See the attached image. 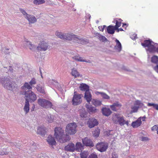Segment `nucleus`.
Masks as SVG:
<instances>
[{"instance_id":"774afa93","label":"nucleus","mask_w":158,"mask_h":158,"mask_svg":"<svg viewBox=\"0 0 158 158\" xmlns=\"http://www.w3.org/2000/svg\"><path fill=\"white\" fill-rule=\"evenodd\" d=\"M118 21H120L121 22V21H122V20L121 19H118Z\"/></svg>"},{"instance_id":"412c9836","label":"nucleus","mask_w":158,"mask_h":158,"mask_svg":"<svg viewBox=\"0 0 158 158\" xmlns=\"http://www.w3.org/2000/svg\"><path fill=\"white\" fill-rule=\"evenodd\" d=\"M96 36L102 42H105L108 41L107 39L104 36L101 35L98 32L95 34Z\"/></svg>"},{"instance_id":"e2e57ef3","label":"nucleus","mask_w":158,"mask_h":158,"mask_svg":"<svg viewBox=\"0 0 158 158\" xmlns=\"http://www.w3.org/2000/svg\"><path fill=\"white\" fill-rule=\"evenodd\" d=\"M98 28L101 31V30H102V26H99Z\"/></svg>"},{"instance_id":"cd10ccee","label":"nucleus","mask_w":158,"mask_h":158,"mask_svg":"<svg viewBox=\"0 0 158 158\" xmlns=\"http://www.w3.org/2000/svg\"><path fill=\"white\" fill-rule=\"evenodd\" d=\"M116 29H115L114 26L110 25L107 27V31L108 33L113 34L114 33L115 30Z\"/></svg>"},{"instance_id":"7c9ffc66","label":"nucleus","mask_w":158,"mask_h":158,"mask_svg":"<svg viewBox=\"0 0 158 158\" xmlns=\"http://www.w3.org/2000/svg\"><path fill=\"white\" fill-rule=\"evenodd\" d=\"M151 62L156 65L158 64V56H157L154 55L151 58Z\"/></svg>"},{"instance_id":"0e129e2a","label":"nucleus","mask_w":158,"mask_h":158,"mask_svg":"<svg viewBox=\"0 0 158 158\" xmlns=\"http://www.w3.org/2000/svg\"><path fill=\"white\" fill-rule=\"evenodd\" d=\"M40 75H41V77H42V72L40 70Z\"/></svg>"},{"instance_id":"f8f14e48","label":"nucleus","mask_w":158,"mask_h":158,"mask_svg":"<svg viewBox=\"0 0 158 158\" xmlns=\"http://www.w3.org/2000/svg\"><path fill=\"white\" fill-rule=\"evenodd\" d=\"M74 42L82 45H85L89 43V40L85 38H81V36L77 35L74 41Z\"/></svg>"},{"instance_id":"a19ab883","label":"nucleus","mask_w":158,"mask_h":158,"mask_svg":"<svg viewBox=\"0 0 158 158\" xmlns=\"http://www.w3.org/2000/svg\"><path fill=\"white\" fill-rule=\"evenodd\" d=\"M19 11L21 12V13L23 14V15L24 16V17L26 19L27 17V16L28 15H29L26 12V11L23 9L22 8L19 9Z\"/></svg>"},{"instance_id":"dca6fc26","label":"nucleus","mask_w":158,"mask_h":158,"mask_svg":"<svg viewBox=\"0 0 158 158\" xmlns=\"http://www.w3.org/2000/svg\"><path fill=\"white\" fill-rule=\"evenodd\" d=\"M82 142L84 145L89 147H93L94 144L92 140L87 138H85L82 139Z\"/></svg>"},{"instance_id":"6e6552de","label":"nucleus","mask_w":158,"mask_h":158,"mask_svg":"<svg viewBox=\"0 0 158 158\" xmlns=\"http://www.w3.org/2000/svg\"><path fill=\"white\" fill-rule=\"evenodd\" d=\"M38 104L41 107L45 108H51L52 106V103L45 99L39 98L37 100Z\"/></svg>"},{"instance_id":"4468645a","label":"nucleus","mask_w":158,"mask_h":158,"mask_svg":"<svg viewBox=\"0 0 158 158\" xmlns=\"http://www.w3.org/2000/svg\"><path fill=\"white\" fill-rule=\"evenodd\" d=\"M65 151L70 152H73L75 151V146L73 143H69L67 145L65 146L64 148Z\"/></svg>"},{"instance_id":"4be33fe9","label":"nucleus","mask_w":158,"mask_h":158,"mask_svg":"<svg viewBox=\"0 0 158 158\" xmlns=\"http://www.w3.org/2000/svg\"><path fill=\"white\" fill-rule=\"evenodd\" d=\"M47 140L48 144L50 145H55L56 144V142L54 137L51 135L48 136Z\"/></svg>"},{"instance_id":"9b49d317","label":"nucleus","mask_w":158,"mask_h":158,"mask_svg":"<svg viewBox=\"0 0 158 158\" xmlns=\"http://www.w3.org/2000/svg\"><path fill=\"white\" fill-rule=\"evenodd\" d=\"M108 146L106 143L101 142L98 143L96 146V148L101 152L105 151Z\"/></svg>"},{"instance_id":"c03bdc74","label":"nucleus","mask_w":158,"mask_h":158,"mask_svg":"<svg viewBox=\"0 0 158 158\" xmlns=\"http://www.w3.org/2000/svg\"><path fill=\"white\" fill-rule=\"evenodd\" d=\"M134 105L137 106H139H139H143V104L140 101L137 100L135 102Z\"/></svg>"},{"instance_id":"69168bd1","label":"nucleus","mask_w":158,"mask_h":158,"mask_svg":"<svg viewBox=\"0 0 158 158\" xmlns=\"http://www.w3.org/2000/svg\"><path fill=\"white\" fill-rule=\"evenodd\" d=\"M104 28H103V27H102V30H101V31H103Z\"/></svg>"},{"instance_id":"ea45409f","label":"nucleus","mask_w":158,"mask_h":158,"mask_svg":"<svg viewBox=\"0 0 158 158\" xmlns=\"http://www.w3.org/2000/svg\"><path fill=\"white\" fill-rule=\"evenodd\" d=\"M27 46L31 50H33L34 48V46L32 44H31L30 42L29 41H27L26 42Z\"/></svg>"},{"instance_id":"4c0bfd02","label":"nucleus","mask_w":158,"mask_h":158,"mask_svg":"<svg viewBox=\"0 0 158 158\" xmlns=\"http://www.w3.org/2000/svg\"><path fill=\"white\" fill-rule=\"evenodd\" d=\"M45 2L44 0H34L33 3L35 5L43 4Z\"/></svg>"},{"instance_id":"39448f33","label":"nucleus","mask_w":158,"mask_h":158,"mask_svg":"<svg viewBox=\"0 0 158 158\" xmlns=\"http://www.w3.org/2000/svg\"><path fill=\"white\" fill-rule=\"evenodd\" d=\"M55 35L61 39L69 40H73L74 42L77 35L71 33H63L58 31H56L55 33Z\"/></svg>"},{"instance_id":"b1692460","label":"nucleus","mask_w":158,"mask_h":158,"mask_svg":"<svg viewBox=\"0 0 158 158\" xmlns=\"http://www.w3.org/2000/svg\"><path fill=\"white\" fill-rule=\"evenodd\" d=\"M103 114L105 116H108L111 114L112 112L109 108H103L102 109Z\"/></svg>"},{"instance_id":"0eeeda50","label":"nucleus","mask_w":158,"mask_h":158,"mask_svg":"<svg viewBox=\"0 0 158 158\" xmlns=\"http://www.w3.org/2000/svg\"><path fill=\"white\" fill-rule=\"evenodd\" d=\"M154 44V43L150 40H145L144 41V43H141L142 45L144 47H147L146 49L150 52H153L155 50L156 48Z\"/></svg>"},{"instance_id":"c85d7f7f","label":"nucleus","mask_w":158,"mask_h":158,"mask_svg":"<svg viewBox=\"0 0 158 158\" xmlns=\"http://www.w3.org/2000/svg\"><path fill=\"white\" fill-rule=\"evenodd\" d=\"M80 114L81 117L83 118L84 120H86L88 118L87 112L85 110H81Z\"/></svg>"},{"instance_id":"8fccbe9b","label":"nucleus","mask_w":158,"mask_h":158,"mask_svg":"<svg viewBox=\"0 0 158 158\" xmlns=\"http://www.w3.org/2000/svg\"><path fill=\"white\" fill-rule=\"evenodd\" d=\"M99 134V132L98 130H96L94 133H93V135L94 137H98Z\"/></svg>"},{"instance_id":"aec40b11","label":"nucleus","mask_w":158,"mask_h":158,"mask_svg":"<svg viewBox=\"0 0 158 158\" xmlns=\"http://www.w3.org/2000/svg\"><path fill=\"white\" fill-rule=\"evenodd\" d=\"M37 132L38 134L44 135L46 133V128L43 126H39L37 129Z\"/></svg>"},{"instance_id":"f03ea898","label":"nucleus","mask_w":158,"mask_h":158,"mask_svg":"<svg viewBox=\"0 0 158 158\" xmlns=\"http://www.w3.org/2000/svg\"><path fill=\"white\" fill-rule=\"evenodd\" d=\"M20 94L24 95V98L26 102L32 103L36 99V95L31 90H27L25 92H21Z\"/></svg>"},{"instance_id":"f3484780","label":"nucleus","mask_w":158,"mask_h":158,"mask_svg":"<svg viewBox=\"0 0 158 158\" xmlns=\"http://www.w3.org/2000/svg\"><path fill=\"white\" fill-rule=\"evenodd\" d=\"M48 44L46 43H43L38 46L37 48L38 50L44 51L48 49Z\"/></svg>"},{"instance_id":"052dcab7","label":"nucleus","mask_w":158,"mask_h":158,"mask_svg":"<svg viewBox=\"0 0 158 158\" xmlns=\"http://www.w3.org/2000/svg\"><path fill=\"white\" fill-rule=\"evenodd\" d=\"M116 30H117V32H118L119 31H123V30L122 28H120L119 29H118V28Z\"/></svg>"},{"instance_id":"49530a36","label":"nucleus","mask_w":158,"mask_h":158,"mask_svg":"<svg viewBox=\"0 0 158 158\" xmlns=\"http://www.w3.org/2000/svg\"><path fill=\"white\" fill-rule=\"evenodd\" d=\"M36 83V81H35V78H33L30 81L29 84L32 87L33 85H35Z\"/></svg>"},{"instance_id":"bb28decb","label":"nucleus","mask_w":158,"mask_h":158,"mask_svg":"<svg viewBox=\"0 0 158 158\" xmlns=\"http://www.w3.org/2000/svg\"><path fill=\"white\" fill-rule=\"evenodd\" d=\"M83 149V146L81 143L77 142L75 146V150L77 152H80L82 151Z\"/></svg>"},{"instance_id":"4d7b16f0","label":"nucleus","mask_w":158,"mask_h":158,"mask_svg":"<svg viewBox=\"0 0 158 158\" xmlns=\"http://www.w3.org/2000/svg\"><path fill=\"white\" fill-rule=\"evenodd\" d=\"M148 140V138L147 137H144L141 138V140L143 141H146Z\"/></svg>"},{"instance_id":"f257e3e1","label":"nucleus","mask_w":158,"mask_h":158,"mask_svg":"<svg viewBox=\"0 0 158 158\" xmlns=\"http://www.w3.org/2000/svg\"><path fill=\"white\" fill-rule=\"evenodd\" d=\"M54 135L57 140L61 143L69 141L70 139L68 135L64 134V131L60 127H56L55 129Z\"/></svg>"},{"instance_id":"6e6d98bb","label":"nucleus","mask_w":158,"mask_h":158,"mask_svg":"<svg viewBox=\"0 0 158 158\" xmlns=\"http://www.w3.org/2000/svg\"><path fill=\"white\" fill-rule=\"evenodd\" d=\"M137 35L136 34H134L133 35L131 36V37L132 40H135L137 38Z\"/></svg>"},{"instance_id":"a878e982","label":"nucleus","mask_w":158,"mask_h":158,"mask_svg":"<svg viewBox=\"0 0 158 158\" xmlns=\"http://www.w3.org/2000/svg\"><path fill=\"white\" fill-rule=\"evenodd\" d=\"M86 107L87 109V110L90 114H93L96 113L97 110L95 107L92 106H89L86 105Z\"/></svg>"},{"instance_id":"2f4dec72","label":"nucleus","mask_w":158,"mask_h":158,"mask_svg":"<svg viewBox=\"0 0 158 158\" xmlns=\"http://www.w3.org/2000/svg\"><path fill=\"white\" fill-rule=\"evenodd\" d=\"M115 42L116 43V45L115 46V48L116 49L118 52H120L122 50L121 44L117 39H116Z\"/></svg>"},{"instance_id":"13d9d810","label":"nucleus","mask_w":158,"mask_h":158,"mask_svg":"<svg viewBox=\"0 0 158 158\" xmlns=\"http://www.w3.org/2000/svg\"><path fill=\"white\" fill-rule=\"evenodd\" d=\"M13 69L11 66H10L9 67L8 69V71L10 72L11 73H13Z\"/></svg>"},{"instance_id":"37998d69","label":"nucleus","mask_w":158,"mask_h":158,"mask_svg":"<svg viewBox=\"0 0 158 158\" xmlns=\"http://www.w3.org/2000/svg\"><path fill=\"white\" fill-rule=\"evenodd\" d=\"M132 110L131 112L133 113H135L136 112L139 108V106L134 105L133 106H132L131 107Z\"/></svg>"},{"instance_id":"5fc2aeb1","label":"nucleus","mask_w":158,"mask_h":158,"mask_svg":"<svg viewBox=\"0 0 158 158\" xmlns=\"http://www.w3.org/2000/svg\"><path fill=\"white\" fill-rule=\"evenodd\" d=\"M8 153V152H5L3 151L2 150L0 151V155H3L4 154H7Z\"/></svg>"},{"instance_id":"a211bd4d","label":"nucleus","mask_w":158,"mask_h":158,"mask_svg":"<svg viewBox=\"0 0 158 158\" xmlns=\"http://www.w3.org/2000/svg\"><path fill=\"white\" fill-rule=\"evenodd\" d=\"M29 22V23H34L37 21V19L33 15H29L26 18Z\"/></svg>"},{"instance_id":"a18cd8bd","label":"nucleus","mask_w":158,"mask_h":158,"mask_svg":"<svg viewBox=\"0 0 158 158\" xmlns=\"http://www.w3.org/2000/svg\"><path fill=\"white\" fill-rule=\"evenodd\" d=\"M88 155V153L87 152H84L81 153V158H86Z\"/></svg>"},{"instance_id":"09e8293b","label":"nucleus","mask_w":158,"mask_h":158,"mask_svg":"<svg viewBox=\"0 0 158 158\" xmlns=\"http://www.w3.org/2000/svg\"><path fill=\"white\" fill-rule=\"evenodd\" d=\"M152 67L153 69L157 73H158V64L154 65L153 64L152 65Z\"/></svg>"},{"instance_id":"f704fd0d","label":"nucleus","mask_w":158,"mask_h":158,"mask_svg":"<svg viewBox=\"0 0 158 158\" xmlns=\"http://www.w3.org/2000/svg\"><path fill=\"white\" fill-rule=\"evenodd\" d=\"M54 116L49 114L48 115L46 118V119L49 123H52L54 119Z\"/></svg>"},{"instance_id":"79ce46f5","label":"nucleus","mask_w":158,"mask_h":158,"mask_svg":"<svg viewBox=\"0 0 158 158\" xmlns=\"http://www.w3.org/2000/svg\"><path fill=\"white\" fill-rule=\"evenodd\" d=\"M115 21H116V25L114 26L115 28V29H117L118 28V27L121 26V23L120 21H118L117 20H116Z\"/></svg>"},{"instance_id":"1a4fd4ad","label":"nucleus","mask_w":158,"mask_h":158,"mask_svg":"<svg viewBox=\"0 0 158 158\" xmlns=\"http://www.w3.org/2000/svg\"><path fill=\"white\" fill-rule=\"evenodd\" d=\"M76 127L77 125L75 123L69 124L66 127L65 131L66 134L70 135L75 134L76 132Z\"/></svg>"},{"instance_id":"20e7f679","label":"nucleus","mask_w":158,"mask_h":158,"mask_svg":"<svg viewBox=\"0 0 158 158\" xmlns=\"http://www.w3.org/2000/svg\"><path fill=\"white\" fill-rule=\"evenodd\" d=\"M112 120L114 123L118 124L120 126H123L125 124L127 126L129 125L128 121L125 120L124 117L119 114H115L113 117Z\"/></svg>"},{"instance_id":"72a5a7b5","label":"nucleus","mask_w":158,"mask_h":158,"mask_svg":"<svg viewBox=\"0 0 158 158\" xmlns=\"http://www.w3.org/2000/svg\"><path fill=\"white\" fill-rule=\"evenodd\" d=\"M29 102H27L25 101V104L23 108V110L25 112L26 114H27L29 111Z\"/></svg>"},{"instance_id":"473e14b6","label":"nucleus","mask_w":158,"mask_h":158,"mask_svg":"<svg viewBox=\"0 0 158 158\" xmlns=\"http://www.w3.org/2000/svg\"><path fill=\"white\" fill-rule=\"evenodd\" d=\"M96 94L97 95L100 94L102 98L104 99H109L110 98V97L108 95L103 92L97 91L96 92Z\"/></svg>"},{"instance_id":"2eb2a0df","label":"nucleus","mask_w":158,"mask_h":158,"mask_svg":"<svg viewBox=\"0 0 158 158\" xmlns=\"http://www.w3.org/2000/svg\"><path fill=\"white\" fill-rule=\"evenodd\" d=\"M122 105L118 102H116L110 106V107L114 111H117L121 107Z\"/></svg>"},{"instance_id":"6ab92c4d","label":"nucleus","mask_w":158,"mask_h":158,"mask_svg":"<svg viewBox=\"0 0 158 158\" xmlns=\"http://www.w3.org/2000/svg\"><path fill=\"white\" fill-rule=\"evenodd\" d=\"M21 89L23 91L22 92H25L27 90H30L32 89V87L27 82H25L24 85L21 86Z\"/></svg>"},{"instance_id":"864d4df0","label":"nucleus","mask_w":158,"mask_h":158,"mask_svg":"<svg viewBox=\"0 0 158 158\" xmlns=\"http://www.w3.org/2000/svg\"><path fill=\"white\" fill-rule=\"evenodd\" d=\"M89 158H98V157L96 154H92L89 156Z\"/></svg>"},{"instance_id":"ddd939ff","label":"nucleus","mask_w":158,"mask_h":158,"mask_svg":"<svg viewBox=\"0 0 158 158\" xmlns=\"http://www.w3.org/2000/svg\"><path fill=\"white\" fill-rule=\"evenodd\" d=\"M98 124V123L97 120L94 118L89 119L87 122V124L90 128L94 127L95 126L97 125Z\"/></svg>"},{"instance_id":"338daca9","label":"nucleus","mask_w":158,"mask_h":158,"mask_svg":"<svg viewBox=\"0 0 158 158\" xmlns=\"http://www.w3.org/2000/svg\"><path fill=\"white\" fill-rule=\"evenodd\" d=\"M127 24H126V23H124V24H123V27H124V26H125V25H126Z\"/></svg>"},{"instance_id":"603ef678","label":"nucleus","mask_w":158,"mask_h":158,"mask_svg":"<svg viewBox=\"0 0 158 158\" xmlns=\"http://www.w3.org/2000/svg\"><path fill=\"white\" fill-rule=\"evenodd\" d=\"M158 128V125H155L151 128V130L152 131H156L157 129Z\"/></svg>"},{"instance_id":"7ed1b4c3","label":"nucleus","mask_w":158,"mask_h":158,"mask_svg":"<svg viewBox=\"0 0 158 158\" xmlns=\"http://www.w3.org/2000/svg\"><path fill=\"white\" fill-rule=\"evenodd\" d=\"M0 83H1L3 87L10 90H12L14 87L13 83L6 77H0Z\"/></svg>"},{"instance_id":"5701e85b","label":"nucleus","mask_w":158,"mask_h":158,"mask_svg":"<svg viewBox=\"0 0 158 158\" xmlns=\"http://www.w3.org/2000/svg\"><path fill=\"white\" fill-rule=\"evenodd\" d=\"M73 59L74 60L80 62H85L87 63H90V61L89 60H86L83 59V58L79 55H76L73 57Z\"/></svg>"},{"instance_id":"423d86ee","label":"nucleus","mask_w":158,"mask_h":158,"mask_svg":"<svg viewBox=\"0 0 158 158\" xmlns=\"http://www.w3.org/2000/svg\"><path fill=\"white\" fill-rule=\"evenodd\" d=\"M79 88L81 90L85 91V98L89 103L91 100L92 95L89 91V86L85 84H81L80 85Z\"/></svg>"},{"instance_id":"bf43d9fd","label":"nucleus","mask_w":158,"mask_h":158,"mask_svg":"<svg viewBox=\"0 0 158 158\" xmlns=\"http://www.w3.org/2000/svg\"><path fill=\"white\" fill-rule=\"evenodd\" d=\"M139 118H140V119H141V120H142V121H145V120L146 117L145 116H143L142 117H140Z\"/></svg>"},{"instance_id":"58836bf2","label":"nucleus","mask_w":158,"mask_h":158,"mask_svg":"<svg viewBox=\"0 0 158 158\" xmlns=\"http://www.w3.org/2000/svg\"><path fill=\"white\" fill-rule=\"evenodd\" d=\"M93 104L96 106H99L101 105L102 102L100 100H94V102H93Z\"/></svg>"},{"instance_id":"393cba45","label":"nucleus","mask_w":158,"mask_h":158,"mask_svg":"<svg viewBox=\"0 0 158 158\" xmlns=\"http://www.w3.org/2000/svg\"><path fill=\"white\" fill-rule=\"evenodd\" d=\"M142 123L141 119L139 118L136 121L133 122L131 123V126L133 128H137Z\"/></svg>"},{"instance_id":"e433bc0d","label":"nucleus","mask_w":158,"mask_h":158,"mask_svg":"<svg viewBox=\"0 0 158 158\" xmlns=\"http://www.w3.org/2000/svg\"><path fill=\"white\" fill-rule=\"evenodd\" d=\"M148 106H153V108L156 110H158V104L152 103H148L147 104Z\"/></svg>"},{"instance_id":"de8ad7c7","label":"nucleus","mask_w":158,"mask_h":158,"mask_svg":"<svg viewBox=\"0 0 158 158\" xmlns=\"http://www.w3.org/2000/svg\"><path fill=\"white\" fill-rule=\"evenodd\" d=\"M49 83L50 84L54 85H55L58 84V83L56 81L53 80H50L49 81Z\"/></svg>"},{"instance_id":"9d476101","label":"nucleus","mask_w":158,"mask_h":158,"mask_svg":"<svg viewBox=\"0 0 158 158\" xmlns=\"http://www.w3.org/2000/svg\"><path fill=\"white\" fill-rule=\"evenodd\" d=\"M82 97L83 95L82 94H75V92H74L72 99L73 105L74 106H76L80 104L82 102L81 98Z\"/></svg>"},{"instance_id":"c9c22d12","label":"nucleus","mask_w":158,"mask_h":158,"mask_svg":"<svg viewBox=\"0 0 158 158\" xmlns=\"http://www.w3.org/2000/svg\"><path fill=\"white\" fill-rule=\"evenodd\" d=\"M71 74L73 76H74L75 77H79L80 76L79 73L75 69H72Z\"/></svg>"},{"instance_id":"3c124183","label":"nucleus","mask_w":158,"mask_h":158,"mask_svg":"<svg viewBox=\"0 0 158 158\" xmlns=\"http://www.w3.org/2000/svg\"><path fill=\"white\" fill-rule=\"evenodd\" d=\"M118 154L115 152H113L112 154V157L111 158H118Z\"/></svg>"},{"instance_id":"c756f323","label":"nucleus","mask_w":158,"mask_h":158,"mask_svg":"<svg viewBox=\"0 0 158 158\" xmlns=\"http://www.w3.org/2000/svg\"><path fill=\"white\" fill-rule=\"evenodd\" d=\"M36 88L38 91L42 94H45L44 88L43 86L39 84L37 85Z\"/></svg>"},{"instance_id":"680f3d73","label":"nucleus","mask_w":158,"mask_h":158,"mask_svg":"<svg viewBox=\"0 0 158 158\" xmlns=\"http://www.w3.org/2000/svg\"><path fill=\"white\" fill-rule=\"evenodd\" d=\"M58 89L61 92H62V88L60 87V86H59L58 87Z\"/></svg>"}]
</instances>
